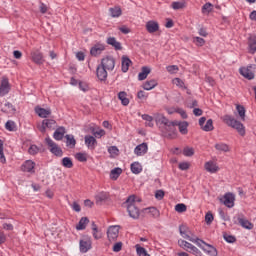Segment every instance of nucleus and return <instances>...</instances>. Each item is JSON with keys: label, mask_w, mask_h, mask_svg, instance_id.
<instances>
[{"label": "nucleus", "mask_w": 256, "mask_h": 256, "mask_svg": "<svg viewBox=\"0 0 256 256\" xmlns=\"http://www.w3.org/2000/svg\"><path fill=\"white\" fill-rule=\"evenodd\" d=\"M117 237H119V225L110 226L107 230V238L110 243L117 241Z\"/></svg>", "instance_id": "11"}, {"label": "nucleus", "mask_w": 256, "mask_h": 256, "mask_svg": "<svg viewBox=\"0 0 256 256\" xmlns=\"http://www.w3.org/2000/svg\"><path fill=\"white\" fill-rule=\"evenodd\" d=\"M180 235L183 237V239H187L188 241H195V237L191 236V231H189V228L185 225H181L179 227Z\"/></svg>", "instance_id": "15"}, {"label": "nucleus", "mask_w": 256, "mask_h": 256, "mask_svg": "<svg viewBox=\"0 0 256 256\" xmlns=\"http://www.w3.org/2000/svg\"><path fill=\"white\" fill-rule=\"evenodd\" d=\"M183 155H185V157H193V155H195V150L193 148L186 147L183 150Z\"/></svg>", "instance_id": "52"}, {"label": "nucleus", "mask_w": 256, "mask_h": 256, "mask_svg": "<svg viewBox=\"0 0 256 256\" xmlns=\"http://www.w3.org/2000/svg\"><path fill=\"white\" fill-rule=\"evenodd\" d=\"M236 111L239 114V117L241 118L242 121H245V107L242 105H237L236 106Z\"/></svg>", "instance_id": "45"}, {"label": "nucleus", "mask_w": 256, "mask_h": 256, "mask_svg": "<svg viewBox=\"0 0 256 256\" xmlns=\"http://www.w3.org/2000/svg\"><path fill=\"white\" fill-rule=\"evenodd\" d=\"M175 211L177 213H185V211H187V206L183 203L176 204Z\"/></svg>", "instance_id": "48"}, {"label": "nucleus", "mask_w": 256, "mask_h": 256, "mask_svg": "<svg viewBox=\"0 0 256 256\" xmlns=\"http://www.w3.org/2000/svg\"><path fill=\"white\" fill-rule=\"evenodd\" d=\"M96 76L99 79V81H107V68H104L103 66H100V64L96 68Z\"/></svg>", "instance_id": "16"}, {"label": "nucleus", "mask_w": 256, "mask_h": 256, "mask_svg": "<svg viewBox=\"0 0 256 256\" xmlns=\"http://www.w3.org/2000/svg\"><path fill=\"white\" fill-rule=\"evenodd\" d=\"M121 249H123V243L122 242H117V243L114 244V246H113L114 253H119V251H121Z\"/></svg>", "instance_id": "60"}, {"label": "nucleus", "mask_w": 256, "mask_h": 256, "mask_svg": "<svg viewBox=\"0 0 256 256\" xmlns=\"http://www.w3.org/2000/svg\"><path fill=\"white\" fill-rule=\"evenodd\" d=\"M147 151H149V146L144 142L135 147L134 155H137V157H143V155H146Z\"/></svg>", "instance_id": "14"}, {"label": "nucleus", "mask_w": 256, "mask_h": 256, "mask_svg": "<svg viewBox=\"0 0 256 256\" xmlns=\"http://www.w3.org/2000/svg\"><path fill=\"white\" fill-rule=\"evenodd\" d=\"M170 127H178L181 135H187L189 133V122L187 121H174V123H168Z\"/></svg>", "instance_id": "7"}, {"label": "nucleus", "mask_w": 256, "mask_h": 256, "mask_svg": "<svg viewBox=\"0 0 256 256\" xmlns=\"http://www.w3.org/2000/svg\"><path fill=\"white\" fill-rule=\"evenodd\" d=\"M216 151H219V153H229L231 149L229 148V145L223 143V142H218L214 145Z\"/></svg>", "instance_id": "26"}, {"label": "nucleus", "mask_w": 256, "mask_h": 256, "mask_svg": "<svg viewBox=\"0 0 256 256\" xmlns=\"http://www.w3.org/2000/svg\"><path fill=\"white\" fill-rule=\"evenodd\" d=\"M238 223L239 225H241V227H243V229H248V231H251V229H253V223L249 222V220H247V218H245L244 216L238 217Z\"/></svg>", "instance_id": "22"}, {"label": "nucleus", "mask_w": 256, "mask_h": 256, "mask_svg": "<svg viewBox=\"0 0 256 256\" xmlns=\"http://www.w3.org/2000/svg\"><path fill=\"white\" fill-rule=\"evenodd\" d=\"M154 119L156 123H161L164 125L162 133L164 137H171V135H175V126H170L169 123H175V121H169L163 114H155Z\"/></svg>", "instance_id": "1"}, {"label": "nucleus", "mask_w": 256, "mask_h": 256, "mask_svg": "<svg viewBox=\"0 0 256 256\" xmlns=\"http://www.w3.org/2000/svg\"><path fill=\"white\" fill-rule=\"evenodd\" d=\"M31 57H32L33 63H36V65H43L44 60H43V53H41V51L35 50L31 52Z\"/></svg>", "instance_id": "17"}, {"label": "nucleus", "mask_w": 256, "mask_h": 256, "mask_svg": "<svg viewBox=\"0 0 256 256\" xmlns=\"http://www.w3.org/2000/svg\"><path fill=\"white\" fill-rule=\"evenodd\" d=\"M213 11V4L211 2H207L202 6V13H211Z\"/></svg>", "instance_id": "50"}, {"label": "nucleus", "mask_w": 256, "mask_h": 256, "mask_svg": "<svg viewBox=\"0 0 256 256\" xmlns=\"http://www.w3.org/2000/svg\"><path fill=\"white\" fill-rule=\"evenodd\" d=\"M92 245H93V242L91 241V238L80 240L79 242L80 253H87L88 251H90Z\"/></svg>", "instance_id": "13"}, {"label": "nucleus", "mask_w": 256, "mask_h": 256, "mask_svg": "<svg viewBox=\"0 0 256 256\" xmlns=\"http://www.w3.org/2000/svg\"><path fill=\"white\" fill-rule=\"evenodd\" d=\"M108 198L109 194H107L106 192H100L96 195V202L101 203L103 201H107Z\"/></svg>", "instance_id": "40"}, {"label": "nucleus", "mask_w": 256, "mask_h": 256, "mask_svg": "<svg viewBox=\"0 0 256 256\" xmlns=\"http://www.w3.org/2000/svg\"><path fill=\"white\" fill-rule=\"evenodd\" d=\"M75 159H77V161H80V163H85L87 161V153H76Z\"/></svg>", "instance_id": "46"}, {"label": "nucleus", "mask_w": 256, "mask_h": 256, "mask_svg": "<svg viewBox=\"0 0 256 256\" xmlns=\"http://www.w3.org/2000/svg\"><path fill=\"white\" fill-rule=\"evenodd\" d=\"M220 201L225 207L232 209V207H235V194L228 192L220 199Z\"/></svg>", "instance_id": "8"}, {"label": "nucleus", "mask_w": 256, "mask_h": 256, "mask_svg": "<svg viewBox=\"0 0 256 256\" xmlns=\"http://www.w3.org/2000/svg\"><path fill=\"white\" fill-rule=\"evenodd\" d=\"M213 214L211 212L206 213L205 215V222L207 223V225H211L213 223Z\"/></svg>", "instance_id": "58"}, {"label": "nucleus", "mask_w": 256, "mask_h": 256, "mask_svg": "<svg viewBox=\"0 0 256 256\" xmlns=\"http://www.w3.org/2000/svg\"><path fill=\"white\" fill-rule=\"evenodd\" d=\"M132 61L128 56H122V73H127L129 71V66Z\"/></svg>", "instance_id": "32"}, {"label": "nucleus", "mask_w": 256, "mask_h": 256, "mask_svg": "<svg viewBox=\"0 0 256 256\" xmlns=\"http://www.w3.org/2000/svg\"><path fill=\"white\" fill-rule=\"evenodd\" d=\"M253 71H256V64H250L247 67H240L239 73L244 77L245 79H248V81H252V79H255V73Z\"/></svg>", "instance_id": "5"}, {"label": "nucleus", "mask_w": 256, "mask_h": 256, "mask_svg": "<svg viewBox=\"0 0 256 256\" xmlns=\"http://www.w3.org/2000/svg\"><path fill=\"white\" fill-rule=\"evenodd\" d=\"M0 161L1 163H5V154L3 153V142L0 140Z\"/></svg>", "instance_id": "61"}, {"label": "nucleus", "mask_w": 256, "mask_h": 256, "mask_svg": "<svg viewBox=\"0 0 256 256\" xmlns=\"http://www.w3.org/2000/svg\"><path fill=\"white\" fill-rule=\"evenodd\" d=\"M87 225H89V218L82 217L78 224L76 225L77 231H84V229H87Z\"/></svg>", "instance_id": "28"}, {"label": "nucleus", "mask_w": 256, "mask_h": 256, "mask_svg": "<svg viewBox=\"0 0 256 256\" xmlns=\"http://www.w3.org/2000/svg\"><path fill=\"white\" fill-rule=\"evenodd\" d=\"M85 145L88 147V149H95V146L97 145V139H95V137L93 136H85Z\"/></svg>", "instance_id": "25"}, {"label": "nucleus", "mask_w": 256, "mask_h": 256, "mask_svg": "<svg viewBox=\"0 0 256 256\" xmlns=\"http://www.w3.org/2000/svg\"><path fill=\"white\" fill-rule=\"evenodd\" d=\"M150 215L152 217H154V219H157V217H159L161 215V213L159 212V210L155 207H151L148 209Z\"/></svg>", "instance_id": "53"}, {"label": "nucleus", "mask_w": 256, "mask_h": 256, "mask_svg": "<svg viewBox=\"0 0 256 256\" xmlns=\"http://www.w3.org/2000/svg\"><path fill=\"white\" fill-rule=\"evenodd\" d=\"M155 87H157V80L155 79L148 80L143 84L145 91H151V89H155Z\"/></svg>", "instance_id": "35"}, {"label": "nucleus", "mask_w": 256, "mask_h": 256, "mask_svg": "<svg viewBox=\"0 0 256 256\" xmlns=\"http://www.w3.org/2000/svg\"><path fill=\"white\" fill-rule=\"evenodd\" d=\"M149 73H151V68H149L148 66H143L141 72L138 74V80L145 81Z\"/></svg>", "instance_id": "29"}, {"label": "nucleus", "mask_w": 256, "mask_h": 256, "mask_svg": "<svg viewBox=\"0 0 256 256\" xmlns=\"http://www.w3.org/2000/svg\"><path fill=\"white\" fill-rule=\"evenodd\" d=\"M5 128L7 129V131H15V122L11 120L7 121L5 124Z\"/></svg>", "instance_id": "56"}, {"label": "nucleus", "mask_w": 256, "mask_h": 256, "mask_svg": "<svg viewBox=\"0 0 256 256\" xmlns=\"http://www.w3.org/2000/svg\"><path fill=\"white\" fill-rule=\"evenodd\" d=\"M2 109L6 113H15V107L13 106V104H11L9 102L4 103V106Z\"/></svg>", "instance_id": "43"}, {"label": "nucleus", "mask_w": 256, "mask_h": 256, "mask_svg": "<svg viewBox=\"0 0 256 256\" xmlns=\"http://www.w3.org/2000/svg\"><path fill=\"white\" fill-rule=\"evenodd\" d=\"M141 200L137 199V197H135V195H131L127 198L126 200V205H127V211L129 216L132 219H139V208H137V204L136 203H140Z\"/></svg>", "instance_id": "2"}, {"label": "nucleus", "mask_w": 256, "mask_h": 256, "mask_svg": "<svg viewBox=\"0 0 256 256\" xmlns=\"http://www.w3.org/2000/svg\"><path fill=\"white\" fill-rule=\"evenodd\" d=\"M100 66L107 69V71H113V69H115V58H113V56L102 58Z\"/></svg>", "instance_id": "9"}, {"label": "nucleus", "mask_w": 256, "mask_h": 256, "mask_svg": "<svg viewBox=\"0 0 256 256\" xmlns=\"http://www.w3.org/2000/svg\"><path fill=\"white\" fill-rule=\"evenodd\" d=\"M53 137L56 141H61L65 137V127H59L55 130Z\"/></svg>", "instance_id": "30"}, {"label": "nucleus", "mask_w": 256, "mask_h": 256, "mask_svg": "<svg viewBox=\"0 0 256 256\" xmlns=\"http://www.w3.org/2000/svg\"><path fill=\"white\" fill-rule=\"evenodd\" d=\"M248 53L255 55L256 53V35L249 36L248 38Z\"/></svg>", "instance_id": "18"}, {"label": "nucleus", "mask_w": 256, "mask_h": 256, "mask_svg": "<svg viewBox=\"0 0 256 256\" xmlns=\"http://www.w3.org/2000/svg\"><path fill=\"white\" fill-rule=\"evenodd\" d=\"M202 251L207 253V255L209 256H217V249L211 246V244H204V246L202 247Z\"/></svg>", "instance_id": "27"}, {"label": "nucleus", "mask_w": 256, "mask_h": 256, "mask_svg": "<svg viewBox=\"0 0 256 256\" xmlns=\"http://www.w3.org/2000/svg\"><path fill=\"white\" fill-rule=\"evenodd\" d=\"M108 153L110 154V157L115 158L119 155V148H117V146H110L108 148Z\"/></svg>", "instance_id": "44"}, {"label": "nucleus", "mask_w": 256, "mask_h": 256, "mask_svg": "<svg viewBox=\"0 0 256 256\" xmlns=\"http://www.w3.org/2000/svg\"><path fill=\"white\" fill-rule=\"evenodd\" d=\"M30 155H37L39 153V147L37 145H31L28 149Z\"/></svg>", "instance_id": "55"}, {"label": "nucleus", "mask_w": 256, "mask_h": 256, "mask_svg": "<svg viewBox=\"0 0 256 256\" xmlns=\"http://www.w3.org/2000/svg\"><path fill=\"white\" fill-rule=\"evenodd\" d=\"M110 13L111 17H121V8L115 7V8H110Z\"/></svg>", "instance_id": "47"}, {"label": "nucleus", "mask_w": 256, "mask_h": 256, "mask_svg": "<svg viewBox=\"0 0 256 256\" xmlns=\"http://www.w3.org/2000/svg\"><path fill=\"white\" fill-rule=\"evenodd\" d=\"M35 112L37 113V115L39 117H42V119H45V118L49 117V115H51V110L50 109H45V108L37 107L35 109Z\"/></svg>", "instance_id": "33"}, {"label": "nucleus", "mask_w": 256, "mask_h": 256, "mask_svg": "<svg viewBox=\"0 0 256 256\" xmlns=\"http://www.w3.org/2000/svg\"><path fill=\"white\" fill-rule=\"evenodd\" d=\"M189 253H193V255H196V256L201 255V251L197 247H195L194 245H192L190 247Z\"/></svg>", "instance_id": "64"}, {"label": "nucleus", "mask_w": 256, "mask_h": 256, "mask_svg": "<svg viewBox=\"0 0 256 256\" xmlns=\"http://www.w3.org/2000/svg\"><path fill=\"white\" fill-rule=\"evenodd\" d=\"M204 169H206L208 173H217V171H219V166L216 162L210 160L204 164Z\"/></svg>", "instance_id": "19"}, {"label": "nucleus", "mask_w": 256, "mask_h": 256, "mask_svg": "<svg viewBox=\"0 0 256 256\" xmlns=\"http://www.w3.org/2000/svg\"><path fill=\"white\" fill-rule=\"evenodd\" d=\"M171 7L172 9H174V11H179V9H185V7H187V1H174L171 3Z\"/></svg>", "instance_id": "31"}, {"label": "nucleus", "mask_w": 256, "mask_h": 256, "mask_svg": "<svg viewBox=\"0 0 256 256\" xmlns=\"http://www.w3.org/2000/svg\"><path fill=\"white\" fill-rule=\"evenodd\" d=\"M224 239L227 243H235V241H237V239L235 238V236H231L229 234H225L224 235Z\"/></svg>", "instance_id": "62"}, {"label": "nucleus", "mask_w": 256, "mask_h": 256, "mask_svg": "<svg viewBox=\"0 0 256 256\" xmlns=\"http://www.w3.org/2000/svg\"><path fill=\"white\" fill-rule=\"evenodd\" d=\"M62 165L66 168V169H71L73 167V160H71V158L69 157H64L62 159Z\"/></svg>", "instance_id": "42"}, {"label": "nucleus", "mask_w": 256, "mask_h": 256, "mask_svg": "<svg viewBox=\"0 0 256 256\" xmlns=\"http://www.w3.org/2000/svg\"><path fill=\"white\" fill-rule=\"evenodd\" d=\"M107 45H111L114 47L115 51H121L123 46H121V42L117 41L115 37H108L106 40Z\"/></svg>", "instance_id": "21"}, {"label": "nucleus", "mask_w": 256, "mask_h": 256, "mask_svg": "<svg viewBox=\"0 0 256 256\" xmlns=\"http://www.w3.org/2000/svg\"><path fill=\"white\" fill-rule=\"evenodd\" d=\"M166 71H168V73H170V75H173L179 71V66L178 65H169L166 67Z\"/></svg>", "instance_id": "51"}, {"label": "nucleus", "mask_w": 256, "mask_h": 256, "mask_svg": "<svg viewBox=\"0 0 256 256\" xmlns=\"http://www.w3.org/2000/svg\"><path fill=\"white\" fill-rule=\"evenodd\" d=\"M146 29L148 33H157V31L159 30V23L153 20L148 21L146 23Z\"/></svg>", "instance_id": "24"}, {"label": "nucleus", "mask_w": 256, "mask_h": 256, "mask_svg": "<svg viewBox=\"0 0 256 256\" xmlns=\"http://www.w3.org/2000/svg\"><path fill=\"white\" fill-rule=\"evenodd\" d=\"M123 173V170L121 168H114L110 172V179H113L114 181L119 179V175Z\"/></svg>", "instance_id": "38"}, {"label": "nucleus", "mask_w": 256, "mask_h": 256, "mask_svg": "<svg viewBox=\"0 0 256 256\" xmlns=\"http://www.w3.org/2000/svg\"><path fill=\"white\" fill-rule=\"evenodd\" d=\"M66 139V145L67 147H70V149H73L75 147V145H77V141L75 140V136L71 135V134H67L65 136Z\"/></svg>", "instance_id": "34"}, {"label": "nucleus", "mask_w": 256, "mask_h": 256, "mask_svg": "<svg viewBox=\"0 0 256 256\" xmlns=\"http://www.w3.org/2000/svg\"><path fill=\"white\" fill-rule=\"evenodd\" d=\"M221 119H222V121H224V123L226 125H228V127H232V129H236V131L239 133V135H241V137H244L245 126L243 125V123L234 119V117L231 115H224Z\"/></svg>", "instance_id": "3"}, {"label": "nucleus", "mask_w": 256, "mask_h": 256, "mask_svg": "<svg viewBox=\"0 0 256 256\" xmlns=\"http://www.w3.org/2000/svg\"><path fill=\"white\" fill-rule=\"evenodd\" d=\"M221 119H222V121H224V123L226 125H228V127H232V129H236V131L239 133V135H241V137H244L245 126L243 125V123L234 119V117L231 115H224Z\"/></svg>", "instance_id": "4"}, {"label": "nucleus", "mask_w": 256, "mask_h": 256, "mask_svg": "<svg viewBox=\"0 0 256 256\" xmlns=\"http://www.w3.org/2000/svg\"><path fill=\"white\" fill-rule=\"evenodd\" d=\"M178 245H179V247H181L182 249H185L186 251H190L191 247L193 246V244H191L185 240H178Z\"/></svg>", "instance_id": "39"}, {"label": "nucleus", "mask_w": 256, "mask_h": 256, "mask_svg": "<svg viewBox=\"0 0 256 256\" xmlns=\"http://www.w3.org/2000/svg\"><path fill=\"white\" fill-rule=\"evenodd\" d=\"M131 171L134 175H139L143 171V166L139 162H134L131 164Z\"/></svg>", "instance_id": "36"}, {"label": "nucleus", "mask_w": 256, "mask_h": 256, "mask_svg": "<svg viewBox=\"0 0 256 256\" xmlns=\"http://www.w3.org/2000/svg\"><path fill=\"white\" fill-rule=\"evenodd\" d=\"M165 197V192L163 190H157L155 193V198L158 199V201H161Z\"/></svg>", "instance_id": "63"}, {"label": "nucleus", "mask_w": 256, "mask_h": 256, "mask_svg": "<svg viewBox=\"0 0 256 256\" xmlns=\"http://www.w3.org/2000/svg\"><path fill=\"white\" fill-rule=\"evenodd\" d=\"M135 249H136V254L138 256H151L149 255V253L147 252V249H145L144 247H142L139 244L135 245Z\"/></svg>", "instance_id": "37"}, {"label": "nucleus", "mask_w": 256, "mask_h": 256, "mask_svg": "<svg viewBox=\"0 0 256 256\" xmlns=\"http://www.w3.org/2000/svg\"><path fill=\"white\" fill-rule=\"evenodd\" d=\"M22 171H25L26 173H35V162L31 160L25 161L22 165Z\"/></svg>", "instance_id": "23"}, {"label": "nucleus", "mask_w": 256, "mask_h": 256, "mask_svg": "<svg viewBox=\"0 0 256 256\" xmlns=\"http://www.w3.org/2000/svg\"><path fill=\"white\" fill-rule=\"evenodd\" d=\"M92 235L94 239L99 240L103 235L101 234V231H99V228H96V230H92Z\"/></svg>", "instance_id": "59"}, {"label": "nucleus", "mask_w": 256, "mask_h": 256, "mask_svg": "<svg viewBox=\"0 0 256 256\" xmlns=\"http://www.w3.org/2000/svg\"><path fill=\"white\" fill-rule=\"evenodd\" d=\"M193 43H195L197 47H203V45H205V39L199 36H196V37H193Z\"/></svg>", "instance_id": "49"}, {"label": "nucleus", "mask_w": 256, "mask_h": 256, "mask_svg": "<svg viewBox=\"0 0 256 256\" xmlns=\"http://www.w3.org/2000/svg\"><path fill=\"white\" fill-rule=\"evenodd\" d=\"M46 144L48 145L50 152H52L53 155H56V157H63V150L57 143H55L51 138L47 137L45 139Z\"/></svg>", "instance_id": "6"}, {"label": "nucleus", "mask_w": 256, "mask_h": 256, "mask_svg": "<svg viewBox=\"0 0 256 256\" xmlns=\"http://www.w3.org/2000/svg\"><path fill=\"white\" fill-rule=\"evenodd\" d=\"M94 137H97L98 139H101L105 135V130L103 129H98L93 131Z\"/></svg>", "instance_id": "57"}, {"label": "nucleus", "mask_w": 256, "mask_h": 256, "mask_svg": "<svg viewBox=\"0 0 256 256\" xmlns=\"http://www.w3.org/2000/svg\"><path fill=\"white\" fill-rule=\"evenodd\" d=\"M191 243H195L202 250H203V247H205V245H207V243L205 241H203L197 237H194V241H191Z\"/></svg>", "instance_id": "54"}, {"label": "nucleus", "mask_w": 256, "mask_h": 256, "mask_svg": "<svg viewBox=\"0 0 256 256\" xmlns=\"http://www.w3.org/2000/svg\"><path fill=\"white\" fill-rule=\"evenodd\" d=\"M11 91V84H9V78L3 77L0 84V95L3 97Z\"/></svg>", "instance_id": "12"}, {"label": "nucleus", "mask_w": 256, "mask_h": 256, "mask_svg": "<svg viewBox=\"0 0 256 256\" xmlns=\"http://www.w3.org/2000/svg\"><path fill=\"white\" fill-rule=\"evenodd\" d=\"M103 51H105V45L98 43L91 48L90 55L97 57V55H101Z\"/></svg>", "instance_id": "20"}, {"label": "nucleus", "mask_w": 256, "mask_h": 256, "mask_svg": "<svg viewBox=\"0 0 256 256\" xmlns=\"http://www.w3.org/2000/svg\"><path fill=\"white\" fill-rule=\"evenodd\" d=\"M201 129L202 131H206V132L213 131L214 129L213 120L212 119L207 120L206 124H204Z\"/></svg>", "instance_id": "41"}, {"label": "nucleus", "mask_w": 256, "mask_h": 256, "mask_svg": "<svg viewBox=\"0 0 256 256\" xmlns=\"http://www.w3.org/2000/svg\"><path fill=\"white\" fill-rule=\"evenodd\" d=\"M57 127V122L53 119H44L42 121V125L39 127V131L41 133H45L47 129L53 130Z\"/></svg>", "instance_id": "10"}]
</instances>
